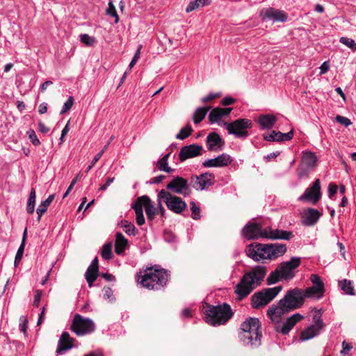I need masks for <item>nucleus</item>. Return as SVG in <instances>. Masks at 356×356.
<instances>
[{"instance_id":"55","label":"nucleus","mask_w":356,"mask_h":356,"mask_svg":"<svg viewBox=\"0 0 356 356\" xmlns=\"http://www.w3.org/2000/svg\"><path fill=\"white\" fill-rule=\"evenodd\" d=\"M277 134L280 136V138H281V139L280 140V142L287 141V140H290L292 139V138L293 136V131L291 130L286 134H283L280 131Z\"/></svg>"},{"instance_id":"9","label":"nucleus","mask_w":356,"mask_h":356,"mask_svg":"<svg viewBox=\"0 0 356 356\" xmlns=\"http://www.w3.org/2000/svg\"><path fill=\"white\" fill-rule=\"evenodd\" d=\"M223 126L229 134L234 135L236 138H245L249 135L248 130L252 127V122L250 120L241 118L232 122H224Z\"/></svg>"},{"instance_id":"61","label":"nucleus","mask_w":356,"mask_h":356,"mask_svg":"<svg viewBox=\"0 0 356 356\" xmlns=\"http://www.w3.org/2000/svg\"><path fill=\"white\" fill-rule=\"evenodd\" d=\"M165 176L164 175H159V176H156V177H154L153 178H152L149 181V184H159L161 183L164 179H165Z\"/></svg>"},{"instance_id":"51","label":"nucleus","mask_w":356,"mask_h":356,"mask_svg":"<svg viewBox=\"0 0 356 356\" xmlns=\"http://www.w3.org/2000/svg\"><path fill=\"white\" fill-rule=\"evenodd\" d=\"M74 104V98L70 96L67 100L64 103L63 106L60 111V114H64L69 111Z\"/></svg>"},{"instance_id":"58","label":"nucleus","mask_w":356,"mask_h":356,"mask_svg":"<svg viewBox=\"0 0 356 356\" xmlns=\"http://www.w3.org/2000/svg\"><path fill=\"white\" fill-rule=\"evenodd\" d=\"M42 297V292L39 290H36L35 292L33 306L38 307Z\"/></svg>"},{"instance_id":"21","label":"nucleus","mask_w":356,"mask_h":356,"mask_svg":"<svg viewBox=\"0 0 356 356\" xmlns=\"http://www.w3.org/2000/svg\"><path fill=\"white\" fill-rule=\"evenodd\" d=\"M73 341L74 339L70 337L68 332H63L59 339L56 353L58 355H63L67 350L73 347Z\"/></svg>"},{"instance_id":"13","label":"nucleus","mask_w":356,"mask_h":356,"mask_svg":"<svg viewBox=\"0 0 356 356\" xmlns=\"http://www.w3.org/2000/svg\"><path fill=\"white\" fill-rule=\"evenodd\" d=\"M215 177L212 173L205 172L200 175L192 176L191 184L196 191H203L213 185Z\"/></svg>"},{"instance_id":"60","label":"nucleus","mask_w":356,"mask_h":356,"mask_svg":"<svg viewBox=\"0 0 356 356\" xmlns=\"http://www.w3.org/2000/svg\"><path fill=\"white\" fill-rule=\"evenodd\" d=\"M157 202H158L157 213H160V215L162 217H165V211L163 206L162 205L163 199L157 198Z\"/></svg>"},{"instance_id":"34","label":"nucleus","mask_w":356,"mask_h":356,"mask_svg":"<svg viewBox=\"0 0 356 356\" xmlns=\"http://www.w3.org/2000/svg\"><path fill=\"white\" fill-rule=\"evenodd\" d=\"M211 106L199 107L193 113V120L195 124H198L203 120Z\"/></svg>"},{"instance_id":"35","label":"nucleus","mask_w":356,"mask_h":356,"mask_svg":"<svg viewBox=\"0 0 356 356\" xmlns=\"http://www.w3.org/2000/svg\"><path fill=\"white\" fill-rule=\"evenodd\" d=\"M338 284L339 286L346 295L354 296L355 294L353 283L350 280L344 279L339 280Z\"/></svg>"},{"instance_id":"10","label":"nucleus","mask_w":356,"mask_h":356,"mask_svg":"<svg viewBox=\"0 0 356 356\" xmlns=\"http://www.w3.org/2000/svg\"><path fill=\"white\" fill-rule=\"evenodd\" d=\"M165 190L172 194H178L184 197H189L192 193L191 183L180 176L174 177L166 185Z\"/></svg>"},{"instance_id":"41","label":"nucleus","mask_w":356,"mask_h":356,"mask_svg":"<svg viewBox=\"0 0 356 356\" xmlns=\"http://www.w3.org/2000/svg\"><path fill=\"white\" fill-rule=\"evenodd\" d=\"M112 244L111 243H106L103 245L102 250V257L106 260H108L111 258L112 255Z\"/></svg>"},{"instance_id":"24","label":"nucleus","mask_w":356,"mask_h":356,"mask_svg":"<svg viewBox=\"0 0 356 356\" xmlns=\"http://www.w3.org/2000/svg\"><path fill=\"white\" fill-rule=\"evenodd\" d=\"M99 273L98 258L96 257L88 267L85 273V278L89 287L93 286L94 282L97 280Z\"/></svg>"},{"instance_id":"64","label":"nucleus","mask_w":356,"mask_h":356,"mask_svg":"<svg viewBox=\"0 0 356 356\" xmlns=\"http://www.w3.org/2000/svg\"><path fill=\"white\" fill-rule=\"evenodd\" d=\"M338 187L337 185L330 183L328 186V193L329 196L331 197L332 195H334L337 192Z\"/></svg>"},{"instance_id":"56","label":"nucleus","mask_w":356,"mask_h":356,"mask_svg":"<svg viewBox=\"0 0 356 356\" xmlns=\"http://www.w3.org/2000/svg\"><path fill=\"white\" fill-rule=\"evenodd\" d=\"M141 47H142L141 45H140L138 47V49L136 50V51L135 52V54L129 65V69H131L134 67V65L137 63V61L140 57Z\"/></svg>"},{"instance_id":"23","label":"nucleus","mask_w":356,"mask_h":356,"mask_svg":"<svg viewBox=\"0 0 356 356\" xmlns=\"http://www.w3.org/2000/svg\"><path fill=\"white\" fill-rule=\"evenodd\" d=\"M232 108H213L209 115V120L211 124L218 123V125L222 126L225 122L221 121L222 116L229 115L232 112Z\"/></svg>"},{"instance_id":"42","label":"nucleus","mask_w":356,"mask_h":356,"mask_svg":"<svg viewBox=\"0 0 356 356\" xmlns=\"http://www.w3.org/2000/svg\"><path fill=\"white\" fill-rule=\"evenodd\" d=\"M310 280L313 284V286L319 290L324 291V284L318 275L316 274H312L311 275Z\"/></svg>"},{"instance_id":"26","label":"nucleus","mask_w":356,"mask_h":356,"mask_svg":"<svg viewBox=\"0 0 356 356\" xmlns=\"http://www.w3.org/2000/svg\"><path fill=\"white\" fill-rule=\"evenodd\" d=\"M321 217V213L316 209L309 208L302 215V223L307 226L314 225Z\"/></svg>"},{"instance_id":"62","label":"nucleus","mask_w":356,"mask_h":356,"mask_svg":"<svg viewBox=\"0 0 356 356\" xmlns=\"http://www.w3.org/2000/svg\"><path fill=\"white\" fill-rule=\"evenodd\" d=\"M234 102H235V99L233 97H229V96L224 97L221 101V104L223 106H229V105L233 104Z\"/></svg>"},{"instance_id":"43","label":"nucleus","mask_w":356,"mask_h":356,"mask_svg":"<svg viewBox=\"0 0 356 356\" xmlns=\"http://www.w3.org/2000/svg\"><path fill=\"white\" fill-rule=\"evenodd\" d=\"M322 316V312L321 309L316 310L313 316V325H315L316 326L321 327L322 328H324L325 324L321 318Z\"/></svg>"},{"instance_id":"47","label":"nucleus","mask_w":356,"mask_h":356,"mask_svg":"<svg viewBox=\"0 0 356 356\" xmlns=\"http://www.w3.org/2000/svg\"><path fill=\"white\" fill-rule=\"evenodd\" d=\"M280 131H273L270 134H264L263 135L264 139L266 141H277L280 142L281 138L278 136Z\"/></svg>"},{"instance_id":"8","label":"nucleus","mask_w":356,"mask_h":356,"mask_svg":"<svg viewBox=\"0 0 356 356\" xmlns=\"http://www.w3.org/2000/svg\"><path fill=\"white\" fill-rule=\"evenodd\" d=\"M282 290V286L279 285L273 288H267L255 293L251 298V305L254 309L266 306L273 300Z\"/></svg>"},{"instance_id":"12","label":"nucleus","mask_w":356,"mask_h":356,"mask_svg":"<svg viewBox=\"0 0 356 356\" xmlns=\"http://www.w3.org/2000/svg\"><path fill=\"white\" fill-rule=\"evenodd\" d=\"M304 302L302 289L298 288L289 290L284 298L281 299V302H284L286 307L291 311L301 307Z\"/></svg>"},{"instance_id":"49","label":"nucleus","mask_w":356,"mask_h":356,"mask_svg":"<svg viewBox=\"0 0 356 356\" xmlns=\"http://www.w3.org/2000/svg\"><path fill=\"white\" fill-rule=\"evenodd\" d=\"M49 205L47 204L44 201H42L38 206L36 209V213L38 214V221H40L42 216L47 211Z\"/></svg>"},{"instance_id":"25","label":"nucleus","mask_w":356,"mask_h":356,"mask_svg":"<svg viewBox=\"0 0 356 356\" xmlns=\"http://www.w3.org/2000/svg\"><path fill=\"white\" fill-rule=\"evenodd\" d=\"M142 207H145L146 215L149 220L154 218L157 213V209L152 204L150 198L147 195H143L138 197Z\"/></svg>"},{"instance_id":"33","label":"nucleus","mask_w":356,"mask_h":356,"mask_svg":"<svg viewBox=\"0 0 356 356\" xmlns=\"http://www.w3.org/2000/svg\"><path fill=\"white\" fill-rule=\"evenodd\" d=\"M132 208L134 209L136 213V223L138 225H143L145 220L143 215V207L138 198H137L136 201L132 205Z\"/></svg>"},{"instance_id":"53","label":"nucleus","mask_w":356,"mask_h":356,"mask_svg":"<svg viewBox=\"0 0 356 356\" xmlns=\"http://www.w3.org/2000/svg\"><path fill=\"white\" fill-rule=\"evenodd\" d=\"M24 247H25V245H24V244H20V245L17 251V253L15 254V266H17L20 262V261L22 258V256H23Z\"/></svg>"},{"instance_id":"27","label":"nucleus","mask_w":356,"mask_h":356,"mask_svg":"<svg viewBox=\"0 0 356 356\" xmlns=\"http://www.w3.org/2000/svg\"><path fill=\"white\" fill-rule=\"evenodd\" d=\"M224 143L220 136L215 133H210L207 137V148L210 151L221 149Z\"/></svg>"},{"instance_id":"16","label":"nucleus","mask_w":356,"mask_h":356,"mask_svg":"<svg viewBox=\"0 0 356 356\" xmlns=\"http://www.w3.org/2000/svg\"><path fill=\"white\" fill-rule=\"evenodd\" d=\"M247 255L256 261L261 259H267L266 244L252 243L246 248Z\"/></svg>"},{"instance_id":"59","label":"nucleus","mask_w":356,"mask_h":356,"mask_svg":"<svg viewBox=\"0 0 356 356\" xmlns=\"http://www.w3.org/2000/svg\"><path fill=\"white\" fill-rule=\"evenodd\" d=\"M219 96H220V93H210L208 95L202 97V102L203 103H206L207 102L211 101V100L217 98Z\"/></svg>"},{"instance_id":"30","label":"nucleus","mask_w":356,"mask_h":356,"mask_svg":"<svg viewBox=\"0 0 356 356\" xmlns=\"http://www.w3.org/2000/svg\"><path fill=\"white\" fill-rule=\"evenodd\" d=\"M128 246V240L123 234L118 232L115 235V252L117 254H122Z\"/></svg>"},{"instance_id":"22","label":"nucleus","mask_w":356,"mask_h":356,"mask_svg":"<svg viewBox=\"0 0 356 356\" xmlns=\"http://www.w3.org/2000/svg\"><path fill=\"white\" fill-rule=\"evenodd\" d=\"M302 318L303 316L301 314L298 313L295 314L288 318L282 325H277L276 330L277 332L283 334H286L290 332L293 326Z\"/></svg>"},{"instance_id":"44","label":"nucleus","mask_w":356,"mask_h":356,"mask_svg":"<svg viewBox=\"0 0 356 356\" xmlns=\"http://www.w3.org/2000/svg\"><path fill=\"white\" fill-rule=\"evenodd\" d=\"M79 37L81 42L87 46H92L96 42L95 37L90 36L86 33L81 34Z\"/></svg>"},{"instance_id":"38","label":"nucleus","mask_w":356,"mask_h":356,"mask_svg":"<svg viewBox=\"0 0 356 356\" xmlns=\"http://www.w3.org/2000/svg\"><path fill=\"white\" fill-rule=\"evenodd\" d=\"M210 0H194L190 2V3L187 6L186 8V13H190L195 9H197L200 7H204L210 4Z\"/></svg>"},{"instance_id":"52","label":"nucleus","mask_w":356,"mask_h":356,"mask_svg":"<svg viewBox=\"0 0 356 356\" xmlns=\"http://www.w3.org/2000/svg\"><path fill=\"white\" fill-rule=\"evenodd\" d=\"M27 135L29 136V138L30 139L31 142L35 146H38L40 145V140L38 138L37 135L34 130L30 129L27 131Z\"/></svg>"},{"instance_id":"39","label":"nucleus","mask_w":356,"mask_h":356,"mask_svg":"<svg viewBox=\"0 0 356 356\" xmlns=\"http://www.w3.org/2000/svg\"><path fill=\"white\" fill-rule=\"evenodd\" d=\"M35 198H36V194L35 191L33 188L31 190V192L29 193V196L28 198L27 204H26V211L29 214H32L34 212L35 210Z\"/></svg>"},{"instance_id":"6","label":"nucleus","mask_w":356,"mask_h":356,"mask_svg":"<svg viewBox=\"0 0 356 356\" xmlns=\"http://www.w3.org/2000/svg\"><path fill=\"white\" fill-rule=\"evenodd\" d=\"M207 306L208 309L204 312V319L207 323L213 326L225 324L233 315L230 306L227 303Z\"/></svg>"},{"instance_id":"4","label":"nucleus","mask_w":356,"mask_h":356,"mask_svg":"<svg viewBox=\"0 0 356 356\" xmlns=\"http://www.w3.org/2000/svg\"><path fill=\"white\" fill-rule=\"evenodd\" d=\"M300 264V257H292L289 261L281 263L272 271L266 279L268 285H271L281 280L289 281L292 280L296 273V268Z\"/></svg>"},{"instance_id":"11","label":"nucleus","mask_w":356,"mask_h":356,"mask_svg":"<svg viewBox=\"0 0 356 356\" xmlns=\"http://www.w3.org/2000/svg\"><path fill=\"white\" fill-rule=\"evenodd\" d=\"M71 330L77 336H84L92 333L95 330L94 322L88 318H83L80 314H75L71 325Z\"/></svg>"},{"instance_id":"18","label":"nucleus","mask_w":356,"mask_h":356,"mask_svg":"<svg viewBox=\"0 0 356 356\" xmlns=\"http://www.w3.org/2000/svg\"><path fill=\"white\" fill-rule=\"evenodd\" d=\"M202 149V146L197 144L184 146L179 154V159L184 161L188 159L197 156L201 154Z\"/></svg>"},{"instance_id":"1","label":"nucleus","mask_w":356,"mask_h":356,"mask_svg":"<svg viewBox=\"0 0 356 356\" xmlns=\"http://www.w3.org/2000/svg\"><path fill=\"white\" fill-rule=\"evenodd\" d=\"M267 273V267L257 265L246 271L234 287V292L240 300L248 296L260 286Z\"/></svg>"},{"instance_id":"29","label":"nucleus","mask_w":356,"mask_h":356,"mask_svg":"<svg viewBox=\"0 0 356 356\" xmlns=\"http://www.w3.org/2000/svg\"><path fill=\"white\" fill-rule=\"evenodd\" d=\"M322 330L323 328L312 324L301 332L300 339L302 341L309 340L318 335Z\"/></svg>"},{"instance_id":"20","label":"nucleus","mask_w":356,"mask_h":356,"mask_svg":"<svg viewBox=\"0 0 356 356\" xmlns=\"http://www.w3.org/2000/svg\"><path fill=\"white\" fill-rule=\"evenodd\" d=\"M267 259H275L285 254L286 252V246L282 243H270L266 244Z\"/></svg>"},{"instance_id":"17","label":"nucleus","mask_w":356,"mask_h":356,"mask_svg":"<svg viewBox=\"0 0 356 356\" xmlns=\"http://www.w3.org/2000/svg\"><path fill=\"white\" fill-rule=\"evenodd\" d=\"M232 162V157L225 153L214 159H209L202 162L204 168H222L229 165Z\"/></svg>"},{"instance_id":"31","label":"nucleus","mask_w":356,"mask_h":356,"mask_svg":"<svg viewBox=\"0 0 356 356\" xmlns=\"http://www.w3.org/2000/svg\"><path fill=\"white\" fill-rule=\"evenodd\" d=\"M317 156L314 153L311 152H307L304 153L302 163V165H305L307 168H312L316 165Z\"/></svg>"},{"instance_id":"15","label":"nucleus","mask_w":356,"mask_h":356,"mask_svg":"<svg viewBox=\"0 0 356 356\" xmlns=\"http://www.w3.org/2000/svg\"><path fill=\"white\" fill-rule=\"evenodd\" d=\"M260 15L264 21H272L273 22H284L287 20L288 15L283 10L273 8L263 9Z\"/></svg>"},{"instance_id":"37","label":"nucleus","mask_w":356,"mask_h":356,"mask_svg":"<svg viewBox=\"0 0 356 356\" xmlns=\"http://www.w3.org/2000/svg\"><path fill=\"white\" fill-rule=\"evenodd\" d=\"M123 229L124 232L131 236H136L138 234V231L131 222H129L127 220H122L119 224Z\"/></svg>"},{"instance_id":"14","label":"nucleus","mask_w":356,"mask_h":356,"mask_svg":"<svg viewBox=\"0 0 356 356\" xmlns=\"http://www.w3.org/2000/svg\"><path fill=\"white\" fill-rule=\"evenodd\" d=\"M321 197V184L320 180L317 179L314 181L312 186L307 188L304 193L298 197V200L316 204Z\"/></svg>"},{"instance_id":"36","label":"nucleus","mask_w":356,"mask_h":356,"mask_svg":"<svg viewBox=\"0 0 356 356\" xmlns=\"http://www.w3.org/2000/svg\"><path fill=\"white\" fill-rule=\"evenodd\" d=\"M170 155V152L163 156L161 159H160L157 163L156 167L157 168L163 171L168 173L172 172L174 171V169L168 166V159Z\"/></svg>"},{"instance_id":"19","label":"nucleus","mask_w":356,"mask_h":356,"mask_svg":"<svg viewBox=\"0 0 356 356\" xmlns=\"http://www.w3.org/2000/svg\"><path fill=\"white\" fill-rule=\"evenodd\" d=\"M291 312V310L286 307L284 302H281V299L279 300L277 304L272 305L267 311L268 316L273 321H278V319L284 314Z\"/></svg>"},{"instance_id":"48","label":"nucleus","mask_w":356,"mask_h":356,"mask_svg":"<svg viewBox=\"0 0 356 356\" xmlns=\"http://www.w3.org/2000/svg\"><path fill=\"white\" fill-rule=\"evenodd\" d=\"M106 14L110 15V16H112V17H115V22L116 23L118 22L119 17H118V15L117 14L115 6L113 5V3H112L111 1H110L109 3H108V8H107V10H106Z\"/></svg>"},{"instance_id":"3","label":"nucleus","mask_w":356,"mask_h":356,"mask_svg":"<svg viewBox=\"0 0 356 356\" xmlns=\"http://www.w3.org/2000/svg\"><path fill=\"white\" fill-rule=\"evenodd\" d=\"M261 337V323L258 318L250 317L241 324L238 338L244 346L252 348L259 346Z\"/></svg>"},{"instance_id":"54","label":"nucleus","mask_w":356,"mask_h":356,"mask_svg":"<svg viewBox=\"0 0 356 356\" xmlns=\"http://www.w3.org/2000/svg\"><path fill=\"white\" fill-rule=\"evenodd\" d=\"M336 121L345 127H348L352 124L351 120L346 117L337 115Z\"/></svg>"},{"instance_id":"57","label":"nucleus","mask_w":356,"mask_h":356,"mask_svg":"<svg viewBox=\"0 0 356 356\" xmlns=\"http://www.w3.org/2000/svg\"><path fill=\"white\" fill-rule=\"evenodd\" d=\"M19 321H20V323L19 325V330L25 334L26 332V329H27L26 318L25 316H22L20 317Z\"/></svg>"},{"instance_id":"5","label":"nucleus","mask_w":356,"mask_h":356,"mask_svg":"<svg viewBox=\"0 0 356 356\" xmlns=\"http://www.w3.org/2000/svg\"><path fill=\"white\" fill-rule=\"evenodd\" d=\"M168 277L169 274L165 270L151 268L138 277V282L147 289L160 290L166 285Z\"/></svg>"},{"instance_id":"2","label":"nucleus","mask_w":356,"mask_h":356,"mask_svg":"<svg viewBox=\"0 0 356 356\" xmlns=\"http://www.w3.org/2000/svg\"><path fill=\"white\" fill-rule=\"evenodd\" d=\"M242 236L248 240L258 238H269L273 240H290L293 233L289 231L273 229L270 227H264L260 222H249L242 229Z\"/></svg>"},{"instance_id":"50","label":"nucleus","mask_w":356,"mask_h":356,"mask_svg":"<svg viewBox=\"0 0 356 356\" xmlns=\"http://www.w3.org/2000/svg\"><path fill=\"white\" fill-rule=\"evenodd\" d=\"M103 296L104 298L109 302H113L115 300L113 290L110 287L104 286L103 288Z\"/></svg>"},{"instance_id":"28","label":"nucleus","mask_w":356,"mask_h":356,"mask_svg":"<svg viewBox=\"0 0 356 356\" xmlns=\"http://www.w3.org/2000/svg\"><path fill=\"white\" fill-rule=\"evenodd\" d=\"M277 118L273 115H261L259 117L257 123L259 124L261 129H271L277 122Z\"/></svg>"},{"instance_id":"46","label":"nucleus","mask_w":356,"mask_h":356,"mask_svg":"<svg viewBox=\"0 0 356 356\" xmlns=\"http://www.w3.org/2000/svg\"><path fill=\"white\" fill-rule=\"evenodd\" d=\"M191 218L194 220L200 218V209L193 201L191 202Z\"/></svg>"},{"instance_id":"32","label":"nucleus","mask_w":356,"mask_h":356,"mask_svg":"<svg viewBox=\"0 0 356 356\" xmlns=\"http://www.w3.org/2000/svg\"><path fill=\"white\" fill-rule=\"evenodd\" d=\"M302 293L305 299L308 298L318 300L323 296L324 291L319 290L312 286V287H309L305 290H302Z\"/></svg>"},{"instance_id":"63","label":"nucleus","mask_w":356,"mask_h":356,"mask_svg":"<svg viewBox=\"0 0 356 356\" xmlns=\"http://www.w3.org/2000/svg\"><path fill=\"white\" fill-rule=\"evenodd\" d=\"M330 69V64L328 61L323 62L320 67V74H324L328 72Z\"/></svg>"},{"instance_id":"45","label":"nucleus","mask_w":356,"mask_h":356,"mask_svg":"<svg viewBox=\"0 0 356 356\" xmlns=\"http://www.w3.org/2000/svg\"><path fill=\"white\" fill-rule=\"evenodd\" d=\"M339 42L341 43H342L343 44L347 46L352 51H356V43L353 39L348 38L346 37H341L339 39Z\"/></svg>"},{"instance_id":"7","label":"nucleus","mask_w":356,"mask_h":356,"mask_svg":"<svg viewBox=\"0 0 356 356\" xmlns=\"http://www.w3.org/2000/svg\"><path fill=\"white\" fill-rule=\"evenodd\" d=\"M157 197L158 199H163L167 208L176 214H181L187 209V204L181 197L172 194L165 189L161 190Z\"/></svg>"},{"instance_id":"40","label":"nucleus","mask_w":356,"mask_h":356,"mask_svg":"<svg viewBox=\"0 0 356 356\" xmlns=\"http://www.w3.org/2000/svg\"><path fill=\"white\" fill-rule=\"evenodd\" d=\"M193 131V129L191 125H186L183 127L179 132L177 134L176 138L179 140H184L188 137Z\"/></svg>"}]
</instances>
